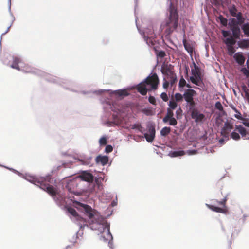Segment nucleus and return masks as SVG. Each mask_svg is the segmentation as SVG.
Returning <instances> with one entry per match:
<instances>
[{
    "label": "nucleus",
    "mask_w": 249,
    "mask_h": 249,
    "mask_svg": "<svg viewBox=\"0 0 249 249\" xmlns=\"http://www.w3.org/2000/svg\"><path fill=\"white\" fill-rule=\"evenodd\" d=\"M169 124L171 125L175 126L177 124V121L174 117L169 119Z\"/></svg>",
    "instance_id": "a19ab883"
},
{
    "label": "nucleus",
    "mask_w": 249,
    "mask_h": 249,
    "mask_svg": "<svg viewBox=\"0 0 249 249\" xmlns=\"http://www.w3.org/2000/svg\"><path fill=\"white\" fill-rule=\"evenodd\" d=\"M191 116L196 123L202 122L205 119V115L200 113L197 109H194L191 111Z\"/></svg>",
    "instance_id": "9d476101"
},
{
    "label": "nucleus",
    "mask_w": 249,
    "mask_h": 249,
    "mask_svg": "<svg viewBox=\"0 0 249 249\" xmlns=\"http://www.w3.org/2000/svg\"><path fill=\"white\" fill-rule=\"evenodd\" d=\"M183 44L184 46L185 50L187 51V52L191 55H192L193 52V47L192 44L189 42H188L185 38V31L183 30Z\"/></svg>",
    "instance_id": "4468645a"
},
{
    "label": "nucleus",
    "mask_w": 249,
    "mask_h": 249,
    "mask_svg": "<svg viewBox=\"0 0 249 249\" xmlns=\"http://www.w3.org/2000/svg\"><path fill=\"white\" fill-rule=\"evenodd\" d=\"M68 212L71 214L73 216H74L75 218H76V216L78 215V213L76 210L71 207H69L67 209Z\"/></svg>",
    "instance_id": "72a5a7b5"
},
{
    "label": "nucleus",
    "mask_w": 249,
    "mask_h": 249,
    "mask_svg": "<svg viewBox=\"0 0 249 249\" xmlns=\"http://www.w3.org/2000/svg\"><path fill=\"white\" fill-rule=\"evenodd\" d=\"M224 142V140H223V139H220V140H219V142H220V143H222V142Z\"/></svg>",
    "instance_id": "e2e57ef3"
},
{
    "label": "nucleus",
    "mask_w": 249,
    "mask_h": 249,
    "mask_svg": "<svg viewBox=\"0 0 249 249\" xmlns=\"http://www.w3.org/2000/svg\"><path fill=\"white\" fill-rule=\"evenodd\" d=\"M239 46L242 48L249 47V39H243L238 43Z\"/></svg>",
    "instance_id": "b1692460"
},
{
    "label": "nucleus",
    "mask_w": 249,
    "mask_h": 249,
    "mask_svg": "<svg viewBox=\"0 0 249 249\" xmlns=\"http://www.w3.org/2000/svg\"><path fill=\"white\" fill-rule=\"evenodd\" d=\"M107 141L106 138L103 137L99 140V143L101 145H105L107 144Z\"/></svg>",
    "instance_id": "79ce46f5"
},
{
    "label": "nucleus",
    "mask_w": 249,
    "mask_h": 249,
    "mask_svg": "<svg viewBox=\"0 0 249 249\" xmlns=\"http://www.w3.org/2000/svg\"><path fill=\"white\" fill-rule=\"evenodd\" d=\"M234 110L236 112H237L238 114H235L234 117L239 120H244V118L242 117L241 114L240 112H239L236 108H234Z\"/></svg>",
    "instance_id": "49530a36"
},
{
    "label": "nucleus",
    "mask_w": 249,
    "mask_h": 249,
    "mask_svg": "<svg viewBox=\"0 0 249 249\" xmlns=\"http://www.w3.org/2000/svg\"><path fill=\"white\" fill-rule=\"evenodd\" d=\"M234 58H235L236 62L240 65H243L245 62V58L244 56L241 53H235L234 56Z\"/></svg>",
    "instance_id": "a211bd4d"
},
{
    "label": "nucleus",
    "mask_w": 249,
    "mask_h": 249,
    "mask_svg": "<svg viewBox=\"0 0 249 249\" xmlns=\"http://www.w3.org/2000/svg\"><path fill=\"white\" fill-rule=\"evenodd\" d=\"M78 204L83 208L86 215L89 219L93 218L95 220L90 224L91 228L92 230H98L100 233L105 232L107 237L105 238L103 236L105 240L108 241L112 239V236L109 231V225L105 221L104 219L102 216L94 215V212L90 206L80 202H78Z\"/></svg>",
    "instance_id": "f257e3e1"
},
{
    "label": "nucleus",
    "mask_w": 249,
    "mask_h": 249,
    "mask_svg": "<svg viewBox=\"0 0 249 249\" xmlns=\"http://www.w3.org/2000/svg\"><path fill=\"white\" fill-rule=\"evenodd\" d=\"M182 110L180 107H179L177 111H176V117L177 119L179 118V117L181 116Z\"/></svg>",
    "instance_id": "3c124183"
},
{
    "label": "nucleus",
    "mask_w": 249,
    "mask_h": 249,
    "mask_svg": "<svg viewBox=\"0 0 249 249\" xmlns=\"http://www.w3.org/2000/svg\"><path fill=\"white\" fill-rule=\"evenodd\" d=\"M242 89L244 91V92H245V94L246 93V92L249 91V89L245 86H243Z\"/></svg>",
    "instance_id": "6e6d98bb"
},
{
    "label": "nucleus",
    "mask_w": 249,
    "mask_h": 249,
    "mask_svg": "<svg viewBox=\"0 0 249 249\" xmlns=\"http://www.w3.org/2000/svg\"><path fill=\"white\" fill-rule=\"evenodd\" d=\"M19 64H20L21 65L23 64L21 60L18 57H15L13 58V61L11 65V67L12 68L16 69L18 71H22L28 72L34 71L33 69L28 66L23 67L22 65H21L20 67L18 65Z\"/></svg>",
    "instance_id": "0eeeda50"
},
{
    "label": "nucleus",
    "mask_w": 249,
    "mask_h": 249,
    "mask_svg": "<svg viewBox=\"0 0 249 249\" xmlns=\"http://www.w3.org/2000/svg\"><path fill=\"white\" fill-rule=\"evenodd\" d=\"M228 194L227 192H223L221 189L220 193L217 194V197L221 198V201H217L216 199L212 200L213 204H206V206L212 211L221 213H226L228 212L226 206V202L228 200Z\"/></svg>",
    "instance_id": "20e7f679"
},
{
    "label": "nucleus",
    "mask_w": 249,
    "mask_h": 249,
    "mask_svg": "<svg viewBox=\"0 0 249 249\" xmlns=\"http://www.w3.org/2000/svg\"><path fill=\"white\" fill-rule=\"evenodd\" d=\"M243 17V16L242 15V13L241 12H239L236 13L235 16L234 17H236L237 19L238 18H242Z\"/></svg>",
    "instance_id": "5fc2aeb1"
},
{
    "label": "nucleus",
    "mask_w": 249,
    "mask_h": 249,
    "mask_svg": "<svg viewBox=\"0 0 249 249\" xmlns=\"http://www.w3.org/2000/svg\"><path fill=\"white\" fill-rule=\"evenodd\" d=\"M169 78L170 79L169 82H170V86L171 87H173L176 84L177 82V78L176 74L174 72H171Z\"/></svg>",
    "instance_id": "6ab92c4d"
},
{
    "label": "nucleus",
    "mask_w": 249,
    "mask_h": 249,
    "mask_svg": "<svg viewBox=\"0 0 249 249\" xmlns=\"http://www.w3.org/2000/svg\"><path fill=\"white\" fill-rule=\"evenodd\" d=\"M159 83V78L156 73L152 75L148 76L143 82L139 84L137 86V90L142 95H145L147 94L148 89L146 85H150L151 89H157Z\"/></svg>",
    "instance_id": "39448f33"
},
{
    "label": "nucleus",
    "mask_w": 249,
    "mask_h": 249,
    "mask_svg": "<svg viewBox=\"0 0 249 249\" xmlns=\"http://www.w3.org/2000/svg\"><path fill=\"white\" fill-rule=\"evenodd\" d=\"M233 128V125L232 124L228 122H225L224 126L221 129V135L225 138H228L229 137V133L231 132Z\"/></svg>",
    "instance_id": "9b49d317"
},
{
    "label": "nucleus",
    "mask_w": 249,
    "mask_h": 249,
    "mask_svg": "<svg viewBox=\"0 0 249 249\" xmlns=\"http://www.w3.org/2000/svg\"><path fill=\"white\" fill-rule=\"evenodd\" d=\"M142 112L147 116H152L155 114V110L152 107H147L142 110Z\"/></svg>",
    "instance_id": "412c9836"
},
{
    "label": "nucleus",
    "mask_w": 249,
    "mask_h": 249,
    "mask_svg": "<svg viewBox=\"0 0 249 249\" xmlns=\"http://www.w3.org/2000/svg\"><path fill=\"white\" fill-rule=\"evenodd\" d=\"M229 12L232 17L235 16L236 13H237V9L234 5L229 8Z\"/></svg>",
    "instance_id": "2f4dec72"
},
{
    "label": "nucleus",
    "mask_w": 249,
    "mask_h": 249,
    "mask_svg": "<svg viewBox=\"0 0 249 249\" xmlns=\"http://www.w3.org/2000/svg\"><path fill=\"white\" fill-rule=\"evenodd\" d=\"M171 128L169 127H164L160 131V134L161 136H166L170 133Z\"/></svg>",
    "instance_id": "bb28decb"
},
{
    "label": "nucleus",
    "mask_w": 249,
    "mask_h": 249,
    "mask_svg": "<svg viewBox=\"0 0 249 249\" xmlns=\"http://www.w3.org/2000/svg\"><path fill=\"white\" fill-rule=\"evenodd\" d=\"M168 106L169 107L168 108H171V109L174 110L177 108L178 104L174 100H172L169 101Z\"/></svg>",
    "instance_id": "473e14b6"
},
{
    "label": "nucleus",
    "mask_w": 249,
    "mask_h": 249,
    "mask_svg": "<svg viewBox=\"0 0 249 249\" xmlns=\"http://www.w3.org/2000/svg\"><path fill=\"white\" fill-rule=\"evenodd\" d=\"M147 129L148 133H144V137L148 142H152L155 137V125L152 123H148L147 124Z\"/></svg>",
    "instance_id": "6e6552de"
},
{
    "label": "nucleus",
    "mask_w": 249,
    "mask_h": 249,
    "mask_svg": "<svg viewBox=\"0 0 249 249\" xmlns=\"http://www.w3.org/2000/svg\"><path fill=\"white\" fill-rule=\"evenodd\" d=\"M185 153L183 150L171 151L169 155L171 157H176L185 155Z\"/></svg>",
    "instance_id": "5701e85b"
},
{
    "label": "nucleus",
    "mask_w": 249,
    "mask_h": 249,
    "mask_svg": "<svg viewBox=\"0 0 249 249\" xmlns=\"http://www.w3.org/2000/svg\"><path fill=\"white\" fill-rule=\"evenodd\" d=\"M248 87H249V81H248Z\"/></svg>",
    "instance_id": "69168bd1"
},
{
    "label": "nucleus",
    "mask_w": 249,
    "mask_h": 249,
    "mask_svg": "<svg viewBox=\"0 0 249 249\" xmlns=\"http://www.w3.org/2000/svg\"><path fill=\"white\" fill-rule=\"evenodd\" d=\"M247 65L248 69H249V59L247 61Z\"/></svg>",
    "instance_id": "052dcab7"
},
{
    "label": "nucleus",
    "mask_w": 249,
    "mask_h": 249,
    "mask_svg": "<svg viewBox=\"0 0 249 249\" xmlns=\"http://www.w3.org/2000/svg\"><path fill=\"white\" fill-rule=\"evenodd\" d=\"M229 26L230 28L238 26L237 19L234 18H231L230 21L229 22Z\"/></svg>",
    "instance_id": "7c9ffc66"
},
{
    "label": "nucleus",
    "mask_w": 249,
    "mask_h": 249,
    "mask_svg": "<svg viewBox=\"0 0 249 249\" xmlns=\"http://www.w3.org/2000/svg\"><path fill=\"white\" fill-rule=\"evenodd\" d=\"M245 96L247 99L249 100V91L246 92V93H245Z\"/></svg>",
    "instance_id": "13d9d810"
},
{
    "label": "nucleus",
    "mask_w": 249,
    "mask_h": 249,
    "mask_svg": "<svg viewBox=\"0 0 249 249\" xmlns=\"http://www.w3.org/2000/svg\"><path fill=\"white\" fill-rule=\"evenodd\" d=\"M170 82L165 79V78L163 79V87L165 89H167L169 86Z\"/></svg>",
    "instance_id": "de8ad7c7"
},
{
    "label": "nucleus",
    "mask_w": 249,
    "mask_h": 249,
    "mask_svg": "<svg viewBox=\"0 0 249 249\" xmlns=\"http://www.w3.org/2000/svg\"><path fill=\"white\" fill-rule=\"evenodd\" d=\"M243 124L247 127H249V122H243Z\"/></svg>",
    "instance_id": "bf43d9fd"
},
{
    "label": "nucleus",
    "mask_w": 249,
    "mask_h": 249,
    "mask_svg": "<svg viewBox=\"0 0 249 249\" xmlns=\"http://www.w3.org/2000/svg\"><path fill=\"white\" fill-rule=\"evenodd\" d=\"M241 29L244 33V35L247 36H249V22H247L243 24L241 26Z\"/></svg>",
    "instance_id": "aec40b11"
},
{
    "label": "nucleus",
    "mask_w": 249,
    "mask_h": 249,
    "mask_svg": "<svg viewBox=\"0 0 249 249\" xmlns=\"http://www.w3.org/2000/svg\"><path fill=\"white\" fill-rule=\"evenodd\" d=\"M150 42L151 43V45H153V43L152 41H150Z\"/></svg>",
    "instance_id": "0e129e2a"
},
{
    "label": "nucleus",
    "mask_w": 249,
    "mask_h": 249,
    "mask_svg": "<svg viewBox=\"0 0 249 249\" xmlns=\"http://www.w3.org/2000/svg\"><path fill=\"white\" fill-rule=\"evenodd\" d=\"M222 34L224 37H227L230 36V32L228 31H222Z\"/></svg>",
    "instance_id": "864d4df0"
},
{
    "label": "nucleus",
    "mask_w": 249,
    "mask_h": 249,
    "mask_svg": "<svg viewBox=\"0 0 249 249\" xmlns=\"http://www.w3.org/2000/svg\"><path fill=\"white\" fill-rule=\"evenodd\" d=\"M174 98H175L174 101L176 102H181L183 101V95H182L181 94H180L179 93H176L175 94Z\"/></svg>",
    "instance_id": "c756f323"
},
{
    "label": "nucleus",
    "mask_w": 249,
    "mask_h": 249,
    "mask_svg": "<svg viewBox=\"0 0 249 249\" xmlns=\"http://www.w3.org/2000/svg\"><path fill=\"white\" fill-rule=\"evenodd\" d=\"M76 220L78 222V224L80 225V227H82V225H84L86 223V220L83 217L79 216L78 214L77 216L75 218Z\"/></svg>",
    "instance_id": "c85d7f7f"
},
{
    "label": "nucleus",
    "mask_w": 249,
    "mask_h": 249,
    "mask_svg": "<svg viewBox=\"0 0 249 249\" xmlns=\"http://www.w3.org/2000/svg\"><path fill=\"white\" fill-rule=\"evenodd\" d=\"M241 71L247 77H249V69L247 70L246 68H242Z\"/></svg>",
    "instance_id": "37998d69"
},
{
    "label": "nucleus",
    "mask_w": 249,
    "mask_h": 249,
    "mask_svg": "<svg viewBox=\"0 0 249 249\" xmlns=\"http://www.w3.org/2000/svg\"><path fill=\"white\" fill-rule=\"evenodd\" d=\"M161 71L163 74H167L168 75H169V76L171 74V72H174L173 71L171 70V69L167 66L162 67Z\"/></svg>",
    "instance_id": "393cba45"
},
{
    "label": "nucleus",
    "mask_w": 249,
    "mask_h": 249,
    "mask_svg": "<svg viewBox=\"0 0 249 249\" xmlns=\"http://www.w3.org/2000/svg\"><path fill=\"white\" fill-rule=\"evenodd\" d=\"M79 161L81 162V164L85 165H88L90 163V159L79 160Z\"/></svg>",
    "instance_id": "4c0bfd02"
},
{
    "label": "nucleus",
    "mask_w": 249,
    "mask_h": 249,
    "mask_svg": "<svg viewBox=\"0 0 249 249\" xmlns=\"http://www.w3.org/2000/svg\"><path fill=\"white\" fill-rule=\"evenodd\" d=\"M230 30L232 32V37L235 40V39H239L241 35V30L239 26L233 27L230 28Z\"/></svg>",
    "instance_id": "dca6fc26"
},
{
    "label": "nucleus",
    "mask_w": 249,
    "mask_h": 249,
    "mask_svg": "<svg viewBox=\"0 0 249 249\" xmlns=\"http://www.w3.org/2000/svg\"><path fill=\"white\" fill-rule=\"evenodd\" d=\"M193 65L194 68L192 69L191 72L193 75L190 78V81L194 84L197 86H200L202 83V79L201 76L200 68L193 62Z\"/></svg>",
    "instance_id": "423d86ee"
},
{
    "label": "nucleus",
    "mask_w": 249,
    "mask_h": 249,
    "mask_svg": "<svg viewBox=\"0 0 249 249\" xmlns=\"http://www.w3.org/2000/svg\"><path fill=\"white\" fill-rule=\"evenodd\" d=\"M178 14L174 4L170 2L169 7L167 10V18L163 26L166 27L165 33L166 35H170L178 27Z\"/></svg>",
    "instance_id": "f03ea898"
},
{
    "label": "nucleus",
    "mask_w": 249,
    "mask_h": 249,
    "mask_svg": "<svg viewBox=\"0 0 249 249\" xmlns=\"http://www.w3.org/2000/svg\"><path fill=\"white\" fill-rule=\"evenodd\" d=\"M149 35L150 36L148 37V38H149L153 37L155 36L154 32L152 31L150 32V33L149 34Z\"/></svg>",
    "instance_id": "4d7b16f0"
},
{
    "label": "nucleus",
    "mask_w": 249,
    "mask_h": 249,
    "mask_svg": "<svg viewBox=\"0 0 249 249\" xmlns=\"http://www.w3.org/2000/svg\"><path fill=\"white\" fill-rule=\"evenodd\" d=\"M215 107L217 109H218L220 111L223 110V106H222L221 103L219 101L216 102V103L215 104Z\"/></svg>",
    "instance_id": "ea45409f"
},
{
    "label": "nucleus",
    "mask_w": 249,
    "mask_h": 249,
    "mask_svg": "<svg viewBox=\"0 0 249 249\" xmlns=\"http://www.w3.org/2000/svg\"><path fill=\"white\" fill-rule=\"evenodd\" d=\"M26 179L29 181L39 186L52 196H56L57 194L56 189L53 186L49 184L51 179L50 177H42L29 176H27Z\"/></svg>",
    "instance_id": "7ed1b4c3"
},
{
    "label": "nucleus",
    "mask_w": 249,
    "mask_h": 249,
    "mask_svg": "<svg viewBox=\"0 0 249 249\" xmlns=\"http://www.w3.org/2000/svg\"><path fill=\"white\" fill-rule=\"evenodd\" d=\"M130 127L132 129H138L140 132L143 133V127L139 123H136L130 125Z\"/></svg>",
    "instance_id": "a878e982"
},
{
    "label": "nucleus",
    "mask_w": 249,
    "mask_h": 249,
    "mask_svg": "<svg viewBox=\"0 0 249 249\" xmlns=\"http://www.w3.org/2000/svg\"><path fill=\"white\" fill-rule=\"evenodd\" d=\"M223 42L226 45L229 54L230 55L233 54L235 51L233 46L236 43V40L232 36H230V37L226 38L224 39Z\"/></svg>",
    "instance_id": "1a4fd4ad"
},
{
    "label": "nucleus",
    "mask_w": 249,
    "mask_h": 249,
    "mask_svg": "<svg viewBox=\"0 0 249 249\" xmlns=\"http://www.w3.org/2000/svg\"><path fill=\"white\" fill-rule=\"evenodd\" d=\"M219 19L222 25L224 26H226L227 25L228 20L226 18H224L221 15L219 17Z\"/></svg>",
    "instance_id": "e433bc0d"
},
{
    "label": "nucleus",
    "mask_w": 249,
    "mask_h": 249,
    "mask_svg": "<svg viewBox=\"0 0 249 249\" xmlns=\"http://www.w3.org/2000/svg\"><path fill=\"white\" fill-rule=\"evenodd\" d=\"M174 113L173 110L171 108H167V112L166 116L163 118V121L167 123L169 121V119L173 117Z\"/></svg>",
    "instance_id": "4be33fe9"
},
{
    "label": "nucleus",
    "mask_w": 249,
    "mask_h": 249,
    "mask_svg": "<svg viewBox=\"0 0 249 249\" xmlns=\"http://www.w3.org/2000/svg\"><path fill=\"white\" fill-rule=\"evenodd\" d=\"M235 130L238 131L244 139H249V134L242 125H235Z\"/></svg>",
    "instance_id": "2eb2a0df"
},
{
    "label": "nucleus",
    "mask_w": 249,
    "mask_h": 249,
    "mask_svg": "<svg viewBox=\"0 0 249 249\" xmlns=\"http://www.w3.org/2000/svg\"><path fill=\"white\" fill-rule=\"evenodd\" d=\"M160 97L164 102H167L168 100V95L165 92H162L160 95Z\"/></svg>",
    "instance_id": "c03bdc74"
},
{
    "label": "nucleus",
    "mask_w": 249,
    "mask_h": 249,
    "mask_svg": "<svg viewBox=\"0 0 249 249\" xmlns=\"http://www.w3.org/2000/svg\"><path fill=\"white\" fill-rule=\"evenodd\" d=\"M79 177L82 180L89 182H92L94 179L92 174L88 171L83 172Z\"/></svg>",
    "instance_id": "ddd939ff"
},
{
    "label": "nucleus",
    "mask_w": 249,
    "mask_h": 249,
    "mask_svg": "<svg viewBox=\"0 0 249 249\" xmlns=\"http://www.w3.org/2000/svg\"><path fill=\"white\" fill-rule=\"evenodd\" d=\"M237 20L238 25H242L243 24H244L245 18L244 17H243L242 18H238Z\"/></svg>",
    "instance_id": "09e8293b"
},
{
    "label": "nucleus",
    "mask_w": 249,
    "mask_h": 249,
    "mask_svg": "<svg viewBox=\"0 0 249 249\" xmlns=\"http://www.w3.org/2000/svg\"><path fill=\"white\" fill-rule=\"evenodd\" d=\"M148 101L149 103H150L151 104L156 105V101L155 97L152 96H150L148 98Z\"/></svg>",
    "instance_id": "a18cd8bd"
},
{
    "label": "nucleus",
    "mask_w": 249,
    "mask_h": 249,
    "mask_svg": "<svg viewBox=\"0 0 249 249\" xmlns=\"http://www.w3.org/2000/svg\"><path fill=\"white\" fill-rule=\"evenodd\" d=\"M116 93L120 96H127L128 95L126 90L125 89L118 90L116 91Z\"/></svg>",
    "instance_id": "58836bf2"
},
{
    "label": "nucleus",
    "mask_w": 249,
    "mask_h": 249,
    "mask_svg": "<svg viewBox=\"0 0 249 249\" xmlns=\"http://www.w3.org/2000/svg\"><path fill=\"white\" fill-rule=\"evenodd\" d=\"M185 86H186V87H187L188 88H191L192 87L190 84H187V83H186Z\"/></svg>",
    "instance_id": "680f3d73"
},
{
    "label": "nucleus",
    "mask_w": 249,
    "mask_h": 249,
    "mask_svg": "<svg viewBox=\"0 0 249 249\" xmlns=\"http://www.w3.org/2000/svg\"><path fill=\"white\" fill-rule=\"evenodd\" d=\"M196 94V91L192 89H186L183 95V98L185 101L187 102L188 101L192 100L194 99V96Z\"/></svg>",
    "instance_id": "f8f14e48"
},
{
    "label": "nucleus",
    "mask_w": 249,
    "mask_h": 249,
    "mask_svg": "<svg viewBox=\"0 0 249 249\" xmlns=\"http://www.w3.org/2000/svg\"><path fill=\"white\" fill-rule=\"evenodd\" d=\"M108 161V158L106 156H98L96 158V161L97 163H101L102 165H106Z\"/></svg>",
    "instance_id": "f3484780"
},
{
    "label": "nucleus",
    "mask_w": 249,
    "mask_h": 249,
    "mask_svg": "<svg viewBox=\"0 0 249 249\" xmlns=\"http://www.w3.org/2000/svg\"><path fill=\"white\" fill-rule=\"evenodd\" d=\"M187 105L189 106V109L191 111H193L194 109H196L195 108L196 103L194 101V99L189 101L187 102Z\"/></svg>",
    "instance_id": "cd10ccee"
},
{
    "label": "nucleus",
    "mask_w": 249,
    "mask_h": 249,
    "mask_svg": "<svg viewBox=\"0 0 249 249\" xmlns=\"http://www.w3.org/2000/svg\"><path fill=\"white\" fill-rule=\"evenodd\" d=\"M157 55L160 58H163L165 56V53L163 51H160L157 53Z\"/></svg>",
    "instance_id": "8fccbe9b"
},
{
    "label": "nucleus",
    "mask_w": 249,
    "mask_h": 249,
    "mask_svg": "<svg viewBox=\"0 0 249 249\" xmlns=\"http://www.w3.org/2000/svg\"><path fill=\"white\" fill-rule=\"evenodd\" d=\"M113 150V147L110 145H107L105 148V152L107 153H110Z\"/></svg>",
    "instance_id": "603ef678"
},
{
    "label": "nucleus",
    "mask_w": 249,
    "mask_h": 249,
    "mask_svg": "<svg viewBox=\"0 0 249 249\" xmlns=\"http://www.w3.org/2000/svg\"><path fill=\"white\" fill-rule=\"evenodd\" d=\"M231 138L236 141L239 140L240 139L239 134L235 132H232L231 134Z\"/></svg>",
    "instance_id": "c9c22d12"
},
{
    "label": "nucleus",
    "mask_w": 249,
    "mask_h": 249,
    "mask_svg": "<svg viewBox=\"0 0 249 249\" xmlns=\"http://www.w3.org/2000/svg\"><path fill=\"white\" fill-rule=\"evenodd\" d=\"M186 82L183 76H181L178 83V87L179 89L183 88L186 85Z\"/></svg>",
    "instance_id": "f704fd0d"
}]
</instances>
